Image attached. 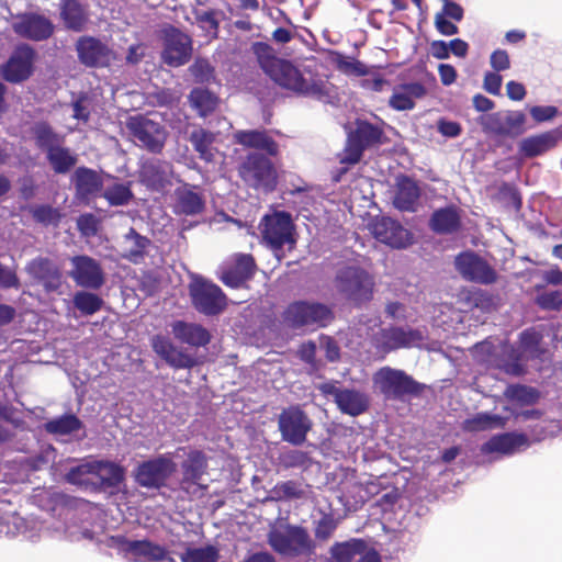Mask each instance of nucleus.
<instances>
[{"instance_id": "f257e3e1", "label": "nucleus", "mask_w": 562, "mask_h": 562, "mask_svg": "<svg viewBox=\"0 0 562 562\" xmlns=\"http://www.w3.org/2000/svg\"><path fill=\"white\" fill-rule=\"evenodd\" d=\"M259 61L262 70L280 87L300 95L330 102L334 87L328 81L322 79L310 81L291 61L276 56L260 57Z\"/></svg>"}, {"instance_id": "f03ea898", "label": "nucleus", "mask_w": 562, "mask_h": 562, "mask_svg": "<svg viewBox=\"0 0 562 562\" xmlns=\"http://www.w3.org/2000/svg\"><path fill=\"white\" fill-rule=\"evenodd\" d=\"M267 542L274 552L286 558L308 557L315 549L308 531L290 524L272 527L267 535Z\"/></svg>"}, {"instance_id": "7ed1b4c3", "label": "nucleus", "mask_w": 562, "mask_h": 562, "mask_svg": "<svg viewBox=\"0 0 562 562\" xmlns=\"http://www.w3.org/2000/svg\"><path fill=\"white\" fill-rule=\"evenodd\" d=\"M376 390L387 400H404L408 396H417L424 390V385L405 371L391 367H382L372 378Z\"/></svg>"}, {"instance_id": "20e7f679", "label": "nucleus", "mask_w": 562, "mask_h": 562, "mask_svg": "<svg viewBox=\"0 0 562 562\" xmlns=\"http://www.w3.org/2000/svg\"><path fill=\"white\" fill-rule=\"evenodd\" d=\"M239 176L250 188L268 193L277 186V170L263 154L254 151L246 156L239 166Z\"/></svg>"}, {"instance_id": "39448f33", "label": "nucleus", "mask_w": 562, "mask_h": 562, "mask_svg": "<svg viewBox=\"0 0 562 562\" xmlns=\"http://www.w3.org/2000/svg\"><path fill=\"white\" fill-rule=\"evenodd\" d=\"M426 337V333L419 328L390 326L375 333L372 344L379 351L389 353L397 349L422 348Z\"/></svg>"}, {"instance_id": "423d86ee", "label": "nucleus", "mask_w": 562, "mask_h": 562, "mask_svg": "<svg viewBox=\"0 0 562 562\" xmlns=\"http://www.w3.org/2000/svg\"><path fill=\"white\" fill-rule=\"evenodd\" d=\"M176 469L177 464L170 453L159 454L139 462L133 470V477L142 487L159 490L166 486L167 481L176 472Z\"/></svg>"}, {"instance_id": "0eeeda50", "label": "nucleus", "mask_w": 562, "mask_h": 562, "mask_svg": "<svg viewBox=\"0 0 562 562\" xmlns=\"http://www.w3.org/2000/svg\"><path fill=\"white\" fill-rule=\"evenodd\" d=\"M189 294L193 307L205 316L218 315L227 305V297L222 289L202 277L196 276L192 279Z\"/></svg>"}, {"instance_id": "6e6552de", "label": "nucleus", "mask_w": 562, "mask_h": 562, "mask_svg": "<svg viewBox=\"0 0 562 562\" xmlns=\"http://www.w3.org/2000/svg\"><path fill=\"white\" fill-rule=\"evenodd\" d=\"M126 127L135 144L153 154H160L167 139V131L164 125L144 115L131 116Z\"/></svg>"}, {"instance_id": "1a4fd4ad", "label": "nucleus", "mask_w": 562, "mask_h": 562, "mask_svg": "<svg viewBox=\"0 0 562 562\" xmlns=\"http://www.w3.org/2000/svg\"><path fill=\"white\" fill-rule=\"evenodd\" d=\"M68 277L85 290L98 291L106 282L102 263L88 255H76L69 258Z\"/></svg>"}, {"instance_id": "9d476101", "label": "nucleus", "mask_w": 562, "mask_h": 562, "mask_svg": "<svg viewBox=\"0 0 562 562\" xmlns=\"http://www.w3.org/2000/svg\"><path fill=\"white\" fill-rule=\"evenodd\" d=\"M333 317V312L327 305L310 301L294 302L288 306L283 314L284 322L293 328L304 326L324 327Z\"/></svg>"}, {"instance_id": "9b49d317", "label": "nucleus", "mask_w": 562, "mask_h": 562, "mask_svg": "<svg viewBox=\"0 0 562 562\" xmlns=\"http://www.w3.org/2000/svg\"><path fill=\"white\" fill-rule=\"evenodd\" d=\"M527 116L521 111H497L481 116L480 124L486 134L516 138L526 132Z\"/></svg>"}, {"instance_id": "f8f14e48", "label": "nucleus", "mask_w": 562, "mask_h": 562, "mask_svg": "<svg viewBox=\"0 0 562 562\" xmlns=\"http://www.w3.org/2000/svg\"><path fill=\"white\" fill-rule=\"evenodd\" d=\"M312 427V419L300 406L286 407L278 416L281 438L292 446H302Z\"/></svg>"}, {"instance_id": "ddd939ff", "label": "nucleus", "mask_w": 562, "mask_h": 562, "mask_svg": "<svg viewBox=\"0 0 562 562\" xmlns=\"http://www.w3.org/2000/svg\"><path fill=\"white\" fill-rule=\"evenodd\" d=\"M260 232L265 241L274 250L282 248L284 245H294L293 238L294 225L292 217L286 212H274L262 217Z\"/></svg>"}, {"instance_id": "4468645a", "label": "nucleus", "mask_w": 562, "mask_h": 562, "mask_svg": "<svg viewBox=\"0 0 562 562\" xmlns=\"http://www.w3.org/2000/svg\"><path fill=\"white\" fill-rule=\"evenodd\" d=\"M382 131L371 123L358 121L356 130L348 134L347 145L340 155V162L353 165L357 164L363 150L367 147L380 143Z\"/></svg>"}, {"instance_id": "2eb2a0df", "label": "nucleus", "mask_w": 562, "mask_h": 562, "mask_svg": "<svg viewBox=\"0 0 562 562\" xmlns=\"http://www.w3.org/2000/svg\"><path fill=\"white\" fill-rule=\"evenodd\" d=\"M336 285L350 300L363 302L371 299L373 280L364 270L347 267L337 273Z\"/></svg>"}, {"instance_id": "dca6fc26", "label": "nucleus", "mask_w": 562, "mask_h": 562, "mask_svg": "<svg viewBox=\"0 0 562 562\" xmlns=\"http://www.w3.org/2000/svg\"><path fill=\"white\" fill-rule=\"evenodd\" d=\"M173 166L170 161L159 158H147L142 160L138 179L149 191L164 192L172 184Z\"/></svg>"}, {"instance_id": "f3484780", "label": "nucleus", "mask_w": 562, "mask_h": 562, "mask_svg": "<svg viewBox=\"0 0 562 562\" xmlns=\"http://www.w3.org/2000/svg\"><path fill=\"white\" fill-rule=\"evenodd\" d=\"M456 268L467 281L488 285L497 280L496 271L474 252H462L456 258Z\"/></svg>"}, {"instance_id": "a211bd4d", "label": "nucleus", "mask_w": 562, "mask_h": 562, "mask_svg": "<svg viewBox=\"0 0 562 562\" xmlns=\"http://www.w3.org/2000/svg\"><path fill=\"white\" fill-rule=\"evenodd\" d=\"M192 54L191 38L177 29L166 31L164 47L160 57L164 64L169 67H180L187 64Z\"/></svg>"}, {"instance_id": "6ab92c4d", "label": "nucleus", "mask_w": 562, "mask_h": 562, "mask_svg": "<svg viewBox=\"0 0 562 562\" xmlns=\"http://www.w3.org/2000/svg\"><path fill=\"white\" fill-rule=\"evenodd\" d=\"M14 33L31 41H44L54 33L52 21L37 13H25L16 16L12 23Z\"/></svg>"}, {"instance_id": "aec40b11", "label": "nucleus", "mask_w": 562, "mask_h": 562, "mask_svg": "<svg viewBox=\"0 0 562 562\" xmlns=\"http://www.w3.org/2000/svg\"><path fill=\"white\" fill-rule=\"evenodd\" d=\"M371 233L376 240L393 248H405L411 244V233L391 217L375 218L371 224Z\"/></svg>"}, {"instance_id": "412c9836", "label": "nucleus", "mask_w": 562, "mask_h": 562, "mask_svg": "<svg viewBox=\"0 0 562 562\" xmlns=\"http://www.w3.org/2000/svg\"><path fill=\"white\" fill-rule=\"evenodd\" d=\"M78 59L87 67H104L112 60V50L101 40L81 36L76 43Z\"/></svg>"}, {"instance_id": "4be33fe9", "label": "nucleus", "mask_w": 562, "mask_h": 562, "mask_svg": "<svg viewBox=\"0 0 562 562\" xmlns=\"http://www.w3.org/2000/svg\"><path fill=\"white\" fill-rule=\"evenodd\" d=\"M34 57L35 52L31 46H18L2 68L3 78L10 82L27 79L32 74Z\"/></svg>"}, {"instance_id": "5701e85b", "label": "nucleus", "mask_w": 562, "mask_h": 562, "mask_svg": "<svg viewBox=\"0 0 562 562\" xmlns=\"http://www.w3.org/2000/svg\"><path fill=\"white\" fill-rule=\"evenodd\" d=\"M255 260L250 255L237 254L231 263H225L221 270V281L231 288H239L250 279L255 271Z\"/></svg>"}, {"instance_id": "b1692460", "label": "nucleus", "mask_w": 562, "mask_h": 562, "mask_svg": "<svg viewBox=\"0 0 562 562\" xmlns=\"http://www.w3.org/2000/svg\"><path fill=\"white\" fill-rule=\"evenodd\" d=\"M177 451H183L187 456L186 460L181 463V484L183 486L188 484L206 488L205 485L201 484V480L203 475L206 474L209 468L206 454L201 450L187 449L186 447H181Z\"/></svg>"}, {"instance_id": "393cba45", "label": "nucleus", "mask_w": 562, "mask_h": 562, "mask_svg": "<svg viewBox=\"0 0 562 562\" xmlns=\"http://www.w3.org/2000/svg\"><path fill=\"white\" fill-rule=\"evenodd\" d=\"M26 272L41 283L46 292L57 291L61 285V272L48 258H34L27 263Z\"/></svg>"}, {"instance_id": "a878e982", "label": "nucleus", "mask_w": 562, "mask_h": 562, "mask_svg": "<svg viewBox=\"0 0 562 562\" xmlns=\"http://www.w3.org/2000/svg\"><path fill=\"white\" fill-rule=\"evenodd\" d=\"M528 446L529 439L527 435L512 431L498 434L490 438L482 445L481 452L482 454L497 453L501 456H510Z\"/></svg>"}, {"instance_id": "bb28decb", "label": "nucleus", "mask_w": 562, "mask_h": 562, "mask_svg": "<svg viewBox=\"0 0 562 562\" xmlns=\"http://www.w3.org/2000/svg\"><path fill=\"white\" fill-rule=\"evenodd\" d=\"M154 351L173 369H191L195 366V359L176 347L164 336H154L151 339Z\"/></svg>"}, {"instance_id": "cd10ccee", "label": "nucleus", "mask_w": 562, "mask_h": 562, "mask_svg": "<svg viewBox=\"0 0 562 562\" xmlns=\"http://www.w3.org/2000/svg\"><path fill=\"white\" fill-rule=\"evenodd\" d=\"M173 212L177 215L195 216L205 207V201L198 188L189 183L175 190Z\"/></svg>"}, {"instance_id": "c85d7f7f", "label": "nucleus", "mask_w": 562, "mask_h": 562, "mask_svg": "<svg viewBox=\"0 0 562 562\" xmlns=\"http://www.w3.org/2000/svg\"><path fill=\"white\" fill-rule=\"evenodd\" d=\"M117 543L122 551L133 557L136 561H164L167 557L166 548L146 539L130 540L126 538H119Z\"/></svg>"}, {"instance_id": "c756f323", "label": "nucleus", "mask_w": 562, "mask_h": 562, "mask_svg": "<svg viewBox=\"0 0 562 562\" xmlns=\"http://www.w3.org/2000/svg\"><path fill=\"white\" fill-rule=\"evenodd\" d=\"M56 537H64L69 541H79L81 539H93V532L88 525L77 515L68 510L63 520H56L50 526Z\"/></svg>"}, {"instance_id": "7c9ffc66", "label": "nucleus", "mask_w": 562, "mask_h": 562, "mask_svg": "<svg viewBox=\"0 0 562 562\" xmlns=\"http://www.w3.org/2000/svg\"><path fill=\"white\" fill-rule=\"evenodd\" d=\"M233 139L238 145L261 150L268 156L273 157L279 154V145L263 130H240L234 133Z\"/></svg>"}, {"instance_id": "2f4dec72", "label": "nucleus", "mask_w": 562, "mask_h": 562, "mask_svg": "<svg viewBox=\"0 0 562 562\" xmlns=\"http://www.w3.org/2000/svg\"><path fill=\"white\" fill-rule=\"evenodd\" d=\"M561 138L562 132L559 130H552L526 137L518 145L519 153L525 158L540 156L554 148Z\"/></svg>"}, {"instance_id": "473e14b6", "label": "nucleus", "mask_w": 562, "mask_h": 562, "mask_svg": "<svg viewBox=\"0 0 562 562\" xmlns=\"http://www.w3.org/2000/svg\"><path fill=\"white\" fill-rule=\"evenodd\" d=\"M175 338L192 347H205L211 341L210 331L198 323L176 321L171 324Z\"/></svg>"}, {"instance_id": "72a5a7b5", "label": "nucleus", "mask_w": 562, "mask_h": 562, "mask_svg": "<svg viewBox=\"0 0 562 562\" xmlns=\"http://www.w3.org/2000/svg\"><path fill=\"white\" fill-rule=\"evenodd\" d=\"M443 5L435 14L436 30L443 36H452L459 33V27L452 22H460L464 16V9L454 1H442Z\"/></svg>"}, {"instance_id": "f704fd0d", "label": "nucleus", "mask_w": 562, "mask_h": 562, "mask_svg": "<svg viewBox=\"0 0 562 562\" xmlns=\"http://www.w3.org/2000/svg\"><path fill=\"white\" fill-rule=\"evenodd\" d=\"M420 198L418 184L408 177L397 180L396 190L393 196V205L403 212H415Z\"/></svg>"}, {"instance_id": "c9c22d12", "label": "nucleus", "mask_w": 562, "mask_h": 562, "mask_svg": "<svg viewBox=\"0 0 562 562\" xmlns=\"http://www.w3.org/2000/svg\"><path fill=\"white\" fill-rule=\"evenodd\" d=\"M72 182L76 189V195L80 200H88L98 194L103 182L99 173L87 167H79L72 175Z\"/></svg>"}, {"instance_id": "e433bc0d", "label": "nucleus", "mask_w": 562, "mask_h": 562, "mask_svg": "<svg viewBox=\"0 0 562 562\" xmlns=\"http://www.w3.org/2000/svg\"><path fill=\"white\" fill-rule=\"evenodd\" d=\"M59 11L66 29L74 32L85 30L89 16L87 9L78 0H60Z\"/></svg>"}, {"instance_id": "4c0bfd02", "label": "nucleus", "mask_w": 562, "mask_h": 562, "mask_svg": "<svg viewBox=\"0 0 562 562\" xmlns=\"http://www.w3.org/2000/svg\"><path fill=\"white\" fill-rule=\"evenodd\" d=\"M93 473L95 476V488L117 487L125 477V470L112 461H93Z\"/></svg>"}, {"instance_id": "58836bf2", "label": "nucleus", "mask_w": 562, "mask_h": 562, "mask_svg": "<svg viewBox=\"0 0 562 562\" xmlns=\"http://www.w3.org/2000/svg\"><path fill=\"white\" fill-rule=\"evenodd\" d=\"M426 94V89L418 82L407 83L394 90L389 100V104L396 111H408L414 109L415 99H420Z\"/></svg>"}, {"instance_id": "ea45409f", "label": "nucleus", "mask_w": 562, "mask_h": 562, "mask_svg": "<svg viewBox=\"0 0 562 562\" xmlns=\"http://www.w3.org/2000/svg\"><path fill=\"white\" fill-rule=\"evenodd\" d=\"M461 217L456 206L436 210L429 221L430 228L438 234H451L459 229Z\"/></svg>"}, {"instance_id": "a19ab883", "label": "nucleus", "mask_w": 562, "mask_h": 562, "mask_svg": "<svg viewBox=\"0 0 562 562\" xmlns=\"http://www.w3.org/2000/svg\"><path fill=\"white\" fill-rule=\"evenodd\" d=\"M216 134L204 128H195L190 133L189 140L198 153L199 158L212 162L217 153L214 146Z\"/></svg>"}, {"instance_id": "79ce46f5", "label": "nucleus", "mask_w": 562, "mask_h": 562, "mask_svg": "<svg viewBox=\"0 0 562 562\" xmlns=\"http://www.w3.org/2000/svg\"><path fill=\"white\" fill-rule=\"evenodd\" d=\"M337 406L344 414L359 416L368 409L369 401L362 392L345 389L338 394Z\"/></svg>"}, {"instance_id": "37998d69", "label": "nucleus", "mask_w": 562, "mask_h": 562, "mask_svg": "<svg viewBox=\"0 0 562 562\" xmlns=\"http://www.w3.org/2000/svg\"><path fill=\"white\" fill-rule=\"evenodd\" d=\"M149 239L138 234L133 227L124 235L123 257L133 263H138L144 259L145 251L149 245Z\"/></svg>"}, {"instance_id": "c03bdc74", "label": "nucleus", "mask_w": 562, "mask_h": 562, "mask_svg": "<svg viewBox=\"0 0 562 562\" xmlns=\"http://www.w3.org/2000/svg\"><path fill=\"white\" fill-rule=\"evenodd\" d=\"M68 483L85 490H95V476L93 473V461L82 462L72 467L66 474Z\"/></svg>"}, {"instance_id": "a18cd8bd", "label": "nucleus", "mask_w": 562, "mask_h": 562, "mask_svg": "<svg viewBox=\"0 0 562 562\" xmlns=\"http://www.w3.org/2000/svg\"><path fill=\"white\" fill-rule=\"evenodd\" d=\"M82 422L75 414H64L45 423V430L55 436H67L82 428Z\"/></svg>"}, {"instance_id": "49530a36", "label": "nucleus", "mask_w": 562, "mask_h": 562, "mask_svg": "<svg viewBox=\"0 0 562 562\" xmlns=\"http://www.w3.org/2000/svg\"><path fill=\"white\" fill-rule=\"evenodd\" d=\"M46 158L56 173H67L77 164V156L69 148L59 145L50 148Z\"/></svg>"}, {"instance_id": "de8ad7c7", "label": "nucleus", "mask_w": 562, "mask_h": 562, "mask_svg": "<svg viewBox=\"0 0 562 562\" xmlns=\"http://www.w3.org/2000/svg\"><path fill=\"white\" fill-rule=\"evenodd\" d=\"M72 304L81 315L91 316L102 308L104 301L93 291L81 289L74 294Z\"/></svg>"}, {"instance_id": "09e8293b", "label": "nucleus", "mask_w": 562, "mask_h": 562, "mask_svg": "<svg viewBox=\"0 0 562 562\" xmlns=\"http://www.w3.org/2000/svg\"><path fill=\"white\" fill-rule=\"evenodd\" d=\"M508 418L497 414L477 413L465 420V429L469 431H481L495 428H504Z\"/></svg>"}, {"instance_id": "8fccbe9b", "label": "nucleus", "mask_w": 562, "mask_h": 562, "mask_svg": "<svg viewBox=\"0 0 562 562\" xmlns=\"http://www.w3.org/2000/svg\"><path fill=\"white\" fill-rule=\"evenodd\" d=\"M189 101L200 116H206L216 109L218 99L207 89L194 88L189 94Z\"/></svg>"}, {"instance_id": "3c124183", "label": "nucleus", "mask_w": 562, "mask_h": 562, "mask_svg": "<svg viewBox=\"0 0 562 562\" xmlns=\"http://www.w3.org/2000/svg\"><path fill=\"white\" fill-rule=\"evenodd\" d=\"M181 562H218L220 549L214 544L203 547H186L179 554Z\"/></svg>"}, {"instance_id": "603ef678", "label": "nucleus", "mask_w": 562, "mask_h": 562, "mask_svg": "<svg viewBox=\"0 0 562 562\" xmlns=\"http://www.w3.org/2000/svg\"><path fill=\"white\" fill-rule=\"evenodd\" d=\"M504 396L519 405H532L539 398V392L531 386L522 384H510L506 387Z\"/></svg>"}, {"instance_id": "864d4df0", "label": "nucleus", "mask_w": 562, "mask_h": 562, "mask_svg": "<svg viewBox=\"0 0 562 562\" xmlns=\"http://www.w3.org/2000/svg\"><path fill=\"white\" fill-rule=\"evenodd\" d=\"M33 134L38 148L49 151L50 148L56 147L60 138L57 133L54 132L52 126L46 122L36 123L33 127Z\"/></svg>"}, {"instance_id": "5fc2aeb1", "label": "nucleus", "mask_w": 562, "mask_h": 562, "mask_svg": "<svg viewBox=\"0 0 562 562\" xmlns=\"http://www.w3.org/2000/svg\"><path fill=\"white\" fill-rule=\"evenodd\" d=\"M362 549L363 542L352 539L346 542H336L330 549V554L334 562H350Z\"/></svg>"}, {"instance_id": "6e6d98bb", "label": "nucleus", "mask_w": 562, "mask_h": 562, "mask_svg": "<svg viewBox=\"0 0 562 562\" xmlns=\"http://www.w3.org/2000/svg\"><path fill=\"white\" fill-rule=\"evenodd\" d=\"M189 72L198 83L215 81V68L206 58H196L189 67Z\"/></svg>"}, {"instance_id": "4d7b16f0", "label": "nucleus", "mask_w": 562, "mask_h": 562, "mask_svg": "<svg viewBox=\"0 0 562 562\" xmlns=\"http://www.w3.org/2000/svg\"><path fill=\"white\" fill-rule=\"evenodd\" d=\"M104 199L110 205H126L133 198L130 186L124 183H115L106 188L103 192Z\"/></svg>"}, {"instance_id": "13d9d810", "label": "nucleus", "mask_w": 562, "mask_h": 562, "mask_svg": "<svg viewBox=\"0 0 562 562\" xmlns=\"http://www.w3.org/2000/svg\"><path fill=\"white\" fill-rule=\"evenodd\" d=\"M280 464L285 469L291 468H305L310 463L307 452L289 449L283 451L279 457Z\"/></svg>"}, {"instance_id": "bf43d9fd", "label": "nucleus", "mask_w": 562, "mask_h": 562, "mask_svg": "<svg viewBox=\"0 0 562 562\" xmlns=\"http://www.w3.org/2000/svg\"><path fill=\"white\" fill-rule=\"evenodd\" d=\"M338 520L331 514H323L316 521L315 537L317 540H328L337 529Z\"/></svg>"}, {"instance_id": "052dcab7", "label": "nucleus", "mask_w": 562, "mask_h": 562, "mask_svg": "<svg viewBox=\"0 0 562 562\" xmlns=\"http://www.w3.org/2000/svg\"><path fill=\"white\" fill-rule=\"evenodd\" d=\"M273 493L279 499L301 498L304 494L301 484L295 481H286L277 484L273 488Z\"/></svg>"}, {"instance_id": "680f3d73", "label": "nucleus", "mask_w": 562, "mask_h": 562, "mask_svg": "<svg viewBox=\"0 0 562 562\" xmlns=\"http://www.w3.org/2000/svg\"><path fill=\"white\" fill-rule=\"evenodd\" d=\"M536 302L544 310H560L562 307V291L542 292L537 296Z\"/></svg>"}, {"instance_id": "e2e57ef3", "label": "nucleus", "mask_w": 562, "mask_h": 562, "mask_svg": "<svg viewBox=\"0 0 562 562\" xmlns=\"http://www.w3.org/2000/svg\"><path fill=\"white\" fill-rule=\"evenodd\" d=\"M31 212L34 220L44 225L55 224L59 218L57 210L49 205L34 206Z\"/></svg>"}, {"instance_id": "0e129e2a", "label": "nucleus", "mask_w": 562, "mask_h": 562, "mask_svg": "<svg viewBox=\"0 0 562 562\" xmlns=\"http://www.w3.org/2000/svg\"><path fill=\"white\" fill-rule=\"evenodd\" d=\"M542 336L535 329H526L520 334V347L525 352L535 353Z\"/></svg>"}, {"instance_id": "69168bd1", "label": "nucleus", "mask_w": 562, "mask_h": 562, "mask_svg": "<svg viewBox=\"0 0 562 562\" xmlns=\"http://www.w3.org/2000/svg\"><path fill=\"white\" fill-rule=\"evenodd\" d=\"M20 280L14 269L0 262V290L19 289Z\"/></svg>"}, {"instance_id": "338daca9", "label": "nucleus", "mask_w": 562, "mask_h": 562, "mask_svg": "<svg viewBox=\"0 0 562 562\" xmlns=\"http://www.w3.org/2000/svg\"><path fill=\"white\" fill-rule=\"evenodd\" d=\"M490 65L494 71H505L510 68L509 55L505 49H495L490 56Z\"/></svg>"}, {"instance_id": "774afa93", "label": "nucleus", "mask_w": 562, "mask_h": 562, "mask_svg": "<svg viewBox=\"0 0 562 562\" xmlns=\"http://www.w3.org/2000/svg\"><path fill=\"white\" fill-rule=\"evenodd\" d=\"M503 78L498 71H487L484 75L483 88L486 92L498 95L501 93Z\"/></svg>"}]
</instances>
